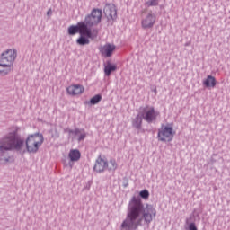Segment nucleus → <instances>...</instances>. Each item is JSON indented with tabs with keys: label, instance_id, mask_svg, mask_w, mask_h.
Returning <instances> with one entry per match:
<instances>
[{
	"label": "nucleus",
	"instance_id": "nucleus-1",
	"mask_svg": "<svg viewBox=\"0 0 230 230\" xmlns=\"http://www.w3.org/2000/svg\"><path fill=\"white\" fill-rule=\"evenodd\" d=\"M141 213L146 224H150V222L155 218L156 215L155 208L150 205H147L146 208H144L141 199L134 196L129 202V212L128 213L126 220L123 221L121 228L125 230L137 229V226L141 224V219L137 220Z\"/></svg>",
	"mask_w": 230,
	"mask_h": 230
},
{
	"label": "nucleus",
	"instance_id": "nucleus-2",
	"mask_svg": "<svg viewBox=\"0 0 230 230\" xmlns=\"http://www.w3.org/2000/svg\"><path fill=\"white\" fill-rule=\"evenodd\" d=\"M8 150H24V140L19 136V128L13 127L8 135L0 142V152Z\"/></svg>",
	"mask_w": 230,
	"mask_h": 230
},
{
	"label": "nucleus",
	"instance_id": "nucleus-3",
	"mask_svg": "<svg viewBox=\"0 0 230 230\" xmlns=\"http://www.w3.org/2000/svg\"><path fill=\"white\" fill-rule=\"evenodd\" d=\"M17 58V51L15 49H7L1 55L0 58V75H8L12 71V66Z\"/></svg>",
	"mask_w": 230,
	"mask_h": 230
},
{
	"label": "nucleus",
	"instance_id": "nucleus-4",
	"mask_svg": "<svg viewBox=\"0 0 230 230\" xmlns=\"http://www.w3.org/2000/svg\"><path fill=\"white\" fill-rule=\"evenodd\" d=\"M42 143H44V136H42V134L36 133L29 135L25 140L27 152L30 154H37L39 148L42 146Z\"/></svg>",
	"mask_w": 230,
	"mask_h": 230
},
{
	"label": "nucleus",
	"instance_id": "nucleus-5",
	"mask_svg": "<svg viewBox=\"0 0 230 230\" xmlns=\"http://www.w3.org/2000/svg\"><path fill=\"white\" fill-rule=\"evenodd\" d=\"M76 33H80V35H86L89 39H94L97 35L96 32L95 34L93 33V31H91L84 22H79L77 25H71L68 27V34L76 35Z\"/></svg>",
	"mask_w": 230,
	"mask_h": 230
},
{
	"label": "nucleus",
	"instance_id": "nucleus-6",
	"mask_svg": "<svg viewBox=\"0 0 230 230\" xmlns=\"http://www.w3.org/2000/svg\"><path fill=\"white\" fill-rule=\"evenodd\" d=\"M173 136H175L173 127L170 125L162 126V128L158 131V141H163L164 143H170V141L173 139Z\"/></svg>",
	"mask_w": 230,
	"mask_h": 230
},
{
	"label": "nucleus",
	"instance_id": "nucleus-7",
	"mask_svg": "<svg viewBox=\"0 0 230 230\" xmlns=\"http://www.w3.org/2000/svg\"><path fill=\"white\" fill-rule=\"evenodd\" d=\"M87 28H91V26H96V24H100L102 22V10L101 9H93L90 15H87L84 22Z\"/></svg>",
	"mask_w": 230,
	"mask_h": 230
},
{
	"label": "nucleus",
	"instance_id": "nucleus-8",
	"mask_svg": "<svg viewBox=\"0 0 230 230\" xmlns=\"http://www.w3.org/2000/svg\"><path fill=\"white\" fill-rule=\"evenodd\" d=\"M140 114L147 123H152V121H155V119H157L159 111H155V109L153 106H146L142 109V112Z\"/></svg>",
	"mask_w": 230,
	"mask_h": 230
},
{
	"label": "nucleus",
	"instance_id": "nucleus-9",
	"mask_svg": "<svg viewBox=\"0 0 230 230\" xmlns=\"http://www.w3.org/2000/svg\"><path fill=\"white\" fill-rule=\"evenodd\" d=\"M107 168H109V162L107 161V158H105V156L99 155L93 166L94 172L102 173V172H105Z\"/></svg>",
	"mask_w": 230,
	"mask_h": 230
},
{
	"label": "nucleus",
	"instance_id": "nucleus-10",
	"mask_svg": "<svg viewBox=\"0 0 230 230\" xmlns=\"http://www.w3.org/2000/svg\"><path fill=\"white\" fill-rule=\"evenodd\" d=\"M103 13L108 21H114L118 18V9L113 4H107L104 6Z\"/></svg>",
	"mask_w": 230,
	"mask_h": 230
},
{
	"label": "nucleus",
	"instance_id": "nucleus-11",
	"mask_svg": "<svg viewBox=\"0 0 230 230\" xmlns=\"http://www.w3.org/2000/svg\"><path fill=\"white\" fill-rule=\"evenodd\" d=\"M155 20L156 18L152 13H149L146 16H144L141 21V26L143 30H150L154 28V24H155Z\"/></svg>",
	"mask_w": 230,
	"mask_h": 230
},
{
	"label": "nucleus",
	"instance_id": "nucleus-12",
	"mask_svg": "<svg viewBox=\"0 0 230 230\" xmlns=\"http://www.w3.org/2000/svg\"><path fill=\"white\" fill-rule=\"evenodd\" d=\"M85 88L82 84H71L66 88V93L70 96H80L84 94Z\"/></svg>",
	"mask_w": 230,
	"mask_h": 230
},
{
	"label": "nucleus",
	"instance_id": "nucleus-13",
	"mask_svg": "<svg viewBox=\"0 0 230 230\" xmlns=\"http://www.w3.org/2000/svg\"><path fill=\"white\" fill-rule=\"evenodd\" d=\"M114 51H116V46L114 44L107 43L100 48L101 54L102 57H106V58L112 57Z\"/></svg>",
	"mask_w": 230,
	"mask_h": 230
},
{
	"label": "nucleus",
	"instance_id": "nucleus-14",
	"mask_svg": "<svg viewBox=\"0 0 230 230\" xmlns=\"http://www.w3.org/2000/svg\"><path fill=\"white\" fill-rule=\"evenodd\" d=\"M205 87H215L217 85V79L214 76L208 75L207 79L203 81Z\"/></svg>",
	"mask_w": 230,
	"mask_h": 230
},
{
	"label": "nucleus",
	"instance_id": "nucleus-15",
	"mask_svg": "<svg viewBox=\"0 0 230 230\" xmlns=\"http://www.w3.org/2000/svg\"><path fill=\"white\" fill-rule=\"evenodd\" d=\"M69 158L71 161H80L81 154L78 149H72L69 153Z\"/></svg>",
	"mask_w": 230,
	"mask_h": 230
},
{
	"label": "nucleus",
	"instance_id": "nucleus-16",
	"mask_svg": "<svg viewBox=\"0 0 230 230\" xmlns=\"http://www.w3.org/2000/svg\"><path fill=\"white\" fill-rule=\"evenodd\" d=\"M71 134H74L75 137H77L78 141H82L85 139V133H84L80 129H75V131H70Z\"/></svg>",
	"mask_w": 230,
	"mask_h": 230
},
{
	"label": "nucleus",
	"instance_id": "nucleus-17",
	"mask_svg": "<svg viewBox=\"0 0 230 230\" xmlns=\"http://www.w3.org/2000/svg\"><path fill=\"white\" fill-rule=\"evenodd\" d=\"M76 42L79 44V46H85L90 42L89 37H87V35H81L80 38L77 39Z\"/></svg>",
	"mask_w": 230,
	"mask_h": 230
},
{
	"label": "nucleus",
	"instance_id": "nucleus-18",
	"mask_svg": "<svg viewBox=\"0 0 230 230\" xmlns=\"http://www.w3.org/2000/svg\"><path fill=\"white\" fill-rule=\"evenodd\" d=\"M141 123H143V115L139 113L133 121V127H135V128H140Z\"/></svg>",
	"mask_w": 230,
	"mask_h": 230
},
{
	"label": "nucleus",
	"instance_id": "nucleus-19",
	"mask_svg": "<svg viewBox=\"0 0 230 230\" xmlns=\"http://www.w3.org/2000/svg\"><path fill=\"white\" fill-rule=\"evenodd\" d=\"M116 70V65H112L108 63L107 66L104 67V73L106 76H111V73Z\"/></svg>",
	"mask_w": 230,
	"mask_h": 230
},
{
	"label": "nucleus",
	"instance_id": "nucleus-20",
	"mask_svg": "<svg viewBox=\"0 0 230 230\" xmlns=\"http://www.w3.org/2000/svg\"><path fill=\"white\" fill-rule=\"evenodd\" d=\"M102 102V96L100 94L94 95L91 100L90 103L92 105H96L97 103H100Z\"/></svg>",
	"mask_w": 230,
	"mask_h": 230
},
{
	"label": "nucleus",
	"instance_id": "nucleus-21",
	"mask_svg": "<svg viewBox=\"0 0 230 230\" xmlns=\"http://www.w3.org/2000/svg\"><path fill=\"white\" fill-rule=\"evenodd\" d=\"M118 163H116V159L112 158L110 160V164H108L109 170H117Z\"/></svg>",
	"mask_w": 230,
	"mask_h": 230
},
{
	"label": "nucleus",
	"instance_id": "nucleus-22",
	"mask_svg": "<svg viewBox=\"0 0 230 230\" xmlns=\"http://www.w3.org/2000/svg\"><path fill=\"white\" fill-rule=\"evenodd\" d=\"M139 195L141 199H145V200H146V199L150 197V192H148V190H144L140 191Z\"/></svg>",
	"mask_w": 230,
	"mask_h": 230
},
{
	"label": "nucleus",
	"instance_id": "nucleus-23",
	"mask_svg": "<svg viewBox=\"0 0 230 230\" xmlns=\"http://www.w3.org/2000/svg\"><path fill=\"white\" fill-rule=\"evenodd\" d=\"M159 4V2L157 0H149L147 2H146V6L150 7V6H157V4Z\"/></svg>",
	"mask_w": 230,
	"mask_h": 230
},
{
	"label": "nucleus",
	"instance_id": "nucleus-24",
	"mask_svg": "<svg viewBox=\"0 0 230 230\" xmlns=\"http://www.w3.org/2000/svg\"><path fill=\"white\" fill-rule=\"evenodd\" d=\"M189 230H197V226H195V223H190L189 225Z\"/></svg>",
	"mask_w": 230,
	"mask_h": 230
},
{
	"label": "nucleus",
	"instance_id": "nucleus-25",
	"mask_svg": "<svg viewBox=\"0 0 230 230\" xmlns=\"http://www.w3.org/2000/svg\"><path fill=\"white\" fill-rule=\"evenodd\" d=\"M53 11H51V9H49V11L47 12V15H51Z\"/></svg>",
	"mask_w": 230,
	"mask_h": 230
}]
</instances>
